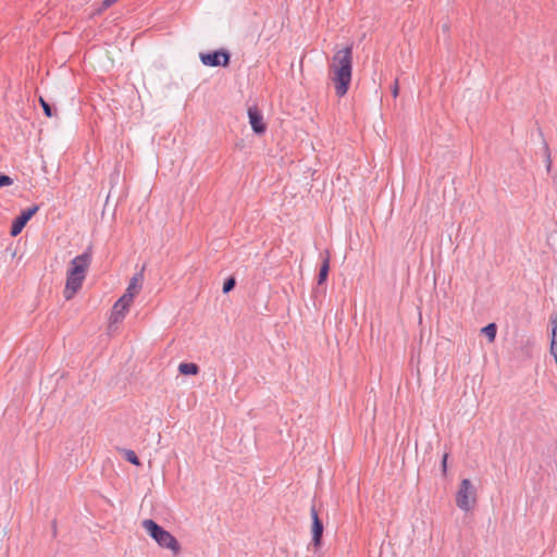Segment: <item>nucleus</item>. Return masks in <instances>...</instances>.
Instances as JSON below:
<instances>
[{
  "mask_svg": "<svg viewBox=\"0 0 557 557\" xmlns=\"http://www.w3.org/2000/svg\"><path fill=\"white\" fill-rule=\"evenodd\" d=\"M38 206H33L27 210H24L13 222L11 227V235L17 236L26 223L32 219V216L38 211Z\"/></svg>",
  "mask_w": 557,
  "mask_h": 557,
  "instance_id": "nucleus-6",
  "label": "nucleus"
},
{
  "mask_svg": "<svg viewBox=\"0 0 557 557\" xmlns=\"http://www.w3.org/2000/svg\"><path fill=\"white\" fill-rule=\"evenodd\" d=\"M116 0H103L102 2V8L103 9H108L109 7H111Z\"/></svg>",
  "mask_w": 557,
  "mask_h": 557,
  "instance_id": "nucleus-21",
  "label": "nucleus"
},
{
  "mask_svg": "<svg viewBox=\"0 0 557 557\" xmlns=\"http://www.w3.org/2000/svg\"><path fill=\"white\" fill-rule=\"evenodd\" d=\"M447 458H448V454L445 453L443 455V458H442V472H443V474H446V471H447Z\"/></svg>",
  "mask_w": 557,
  "mask_h": 557,
  "instance_id": "nucleus-19",
  "label": "nucleus"
},
{
  "mask_svg": "<svg viewBox=\"0 0 557 557\" xmlns=\"http://www.w3.org/2000/svg\"><path fill=\"white\" fill-rule=\"evenodd\" d=\"M248 117L251 128L256 134H263L265 132V124L263 122V116L258 110L257 107L248 108Z\"/></svg>",
  "mask_w": 557,
  "mask_h": 557,
  "instance_id": "nucleus-9",
  "label": "nucleus"
},
{
  "mask_svg": "<svg viewBox=\"0 0 557 557\" xmlns=\"http://www.w3.org/2000/svg\"><path fill=\"white\" fill-rule=\"evenodd\" d=\"M329 271H330V256L327 255L325 257V259L323 260L321 268H320V272H319V276H318L319 285L323 284L326 281Z\"/></svg>",
  "mask_w": 557,
  "mask_h": 557,
  "instance_id": "nucleus-11",
  "label": "nucleus"
},
{
  "mask_svg": "<svg viewBox=\"0 0 557 557\" xmlns=\"http://www.w3.org/2000/svg\"><path fill=\"white\" fill-rule=\"evenodd\" d=\"M310 513L312 519V544L315 548H319L322 543L324 527L314 506L311 507Z\"/></svg>",
  "mask_w": 557,
  "mask_h": 557,
  "instance_id": "nucleus-7",
  "label": "nucleus"
},
{
  "mask_svg": "<svg viewBox=\"0 0 557 557\" xmlns=\"http://www.w3.org/2000/svg\"><path fill=\"white\" fill-rule=\"evenodd\" d=\"M545 154H546V169L547 171L550 170L552 168V159H550V153H549V149H548V146L545 145Z\"/></svg>",
  "mask_w": 557,
  "mask_h": 557,
  "instance_id": "nucleus-18",
  "label": "nucleus"
},
{
  "mask_svg": "<svg viewBox=\"0 0 557 557\" xmlns=\"http://www.w3.org/2000/svg\"><path fill=\"white\" fill-rule=\"evenodd\" d=\"M332 72V81L335 86V92L338 97H343L350 85L352 71V45L345 48H336L330 65Z\"/></svg>",
  "mask_w": 557,
  "mask_h": 557,
  "instance_id": "nucleus-1",
  "label": "nucleus"
},
{
  "mask_svg": "<svg viewBox=\"0 0 557 557\" xmlns=\"http://www.w3.org/2000/svg\"><path fill=\"white\" fill-rule=\"evenodd\" d=\"M123 456L124 458L131 462L132 465L134 466H140V461H139V458L137 457V455L135 454L134 450H131V449H124L123 450Z\"/></svg>",
  "mask_w": 557,
  "mask_h": 557,
  "instance_id": "nucleus-14",
  "label": "nucleus"
},
{
  "mask_svg": "<svg viewBox=\"0 0 557 557\" xmlns=\"http://www.w3.org/2000/svg\"><path fill=\"white\" fill-rule=\"evenodd\" d=\"M481 332L488 338V341L491 343H493L495 341L496 332H497L496 324L495 323H490L486 326H484L481 330Z\"/></svg>",
  "mask_w": 557,
  "mask_h": 557,
  "instance_id": "nucleus-13",
  "label": "nucleus"
},
{
  "mask_svg": "<svg viewBox=\"0 0 557 557\" xmlns=\"http://www.w3.org/2000/svg\"><path fill=\"white\" fill-rule=\"evenodd\" d=\"M12 184H13V180L10 176L4 175V174L0 175V188L3 186H10Z\"/></svg>",
  "mask_w": 557,
  "mask_h": 557,
  "instance_id": "nucleus-17",
  "label": "nucleus"
},
{
  "mask_svg": "<svg viewBox=\"0 0 557 557\" xmlns=\"http://www.w3.org/2000/svg\"><path fill=\"white\" fill-rule=\"evenodd\" d=\"M236 285V280L234 276H230L227 280H225L223 284V293L227 294L231 292Z\"/></svg>",
  "mask_w": 557,
  "mask_h": 557,
  "instance_id": "nucleus-15",
  "label": "nucleus"
},
{
  "mask_svg": "<svg viewBox=\"0 0 557 557\" xmlns=\"http://www.w3.org/2000/svg\"><path fill=\"white\" fill-rule=\"evenodd\" d=\"M39 102H40V104L42 107V110H44L45 114L48 117L53 116L52 108L50 107V104L42 97L39 98Z\"/></svg>",
  "mask_w": 557,
  "mask_h": 557,
  "instance_id": "nucleus-16",
  "label": "nucleus"
},
{
  "mask_svg": "<svg viewBox=\"0 0 557 557\" xmlns=\"http://www.w3.org/2000/svg\"><path fill=\"white\" fill-rule=\"evenodd\" d=\"M133 301H123V296L114 304L111 313V324L122 321Z\"/></svg>",
  "mask_w": 557,
  "mask_h": 557,
  "instance_id": "nucleus-10",
  "label": "nucleus"
},
{
  "mask_svg": "<svg viewBox=\"0 0 557 557\" xmlns=\"http://www.w3.org/2000/svg\"><path fill=\"white\" fill-rule=\"evenodd\" d=\"M180 373L184 375H196L199 372V367L196 363H181L178 366Z\"/></svg>",
  "mask_w": 557,
  "mask_h": 557,
  "instance_id": "nucleus-12",
  "label": "nucleus"
},
{
  "mask_svg": "<svg viewBox=\"0 0 557 557\" xmlns=\"http://www.w3.org/2000/svg\"><path fill=\"white\" fill-rule=\"evenodd\" d=\"M398 92H399V86H398V81L396 79L395 84H394V87L392 89V94H393L394 97H397Z\"/></svg>",
  "mask_w": 557,
  "mask_h": 557,
  "instance_id": "nucleus-20",
  "label": "nucleus"
},
{
  "mask_svg": "<svg viewBox=\"0 0 557 557\" xmlns=\"http://www.w3.org/2000/svg\"><path fill=\"white\" fill-rule=\"evenodd\" d=\"M141 525L160 547L170 549L174 556L180 554L181 545L178 541L157 522L146 519L141 522Z\"/></svg>",
  "mask_w": 557,
  "mask_h": 557,
  "instance_id": "nucleus-3",
  "label": "nucleus"
},
{
  "mask_svg": "<svg viewBox=\"0 0 557 557\" xmlns=\"http://www.w3.org/2000/svg\"><path fill=\"white\" fill-rule=\"evenodd\" d=\"M201 62L207 66H227L230 64L231 55L224 50L220 49L210 53H200Z\"/></svg>",
  "mask_w": 557,
  "mask_h": 557,
  "instance_id": "nucleus-5",
  "label": "nucleus"
},
{
  "mask_svg": "<svg viewBox=\"0 0 557 557\" xmlns=\"http://www.w3.org/2000/svg\"><path fill=\"white\" fill-rule=\"evenodd\" d=\"M476 502V490L469 479H463L460 482L459 488L456 494V505L463 511H470Z\"/></svg>",
  "mask_w": 557,
  "mask_h": 557,
  "instance_id": "nucleus-4",
  "label": "nucleus"
},
{
  "mask_svg": "<svg viewBox=\"0 0 557 557\" xmlns=\"http://www.w3.org/2000/svg\"><path fill=\"white\" fill-rule=\"evenodd\" d=\"M90 264L91 253L89 251L76 256L70 261L63 289V296L66 300H71L81 290Z\"/></svg>",
  "mask_w": 557,
  "mask_h": 557,
  "instance_id": "nucleus-2",
  "label": "nucleus"
},
{
  "mask_svg": "<svg viewBox=\"0 0 557 557\" xmlns=\"http://www.w3.org/2000/svg\"><path fill=\"white\" fill-rule=\"evenodd\" d=\"M144 281V268L140 272L136 273L129 281V284L126 288V292L123 295V301H133L134 297L141 289V284Z\"/></svg>",
  "mask_w": 557,
  "mask_h": 557,
  "instance_id": "nucleus-8",
  "label": "nucleus"
}]
</instances>
